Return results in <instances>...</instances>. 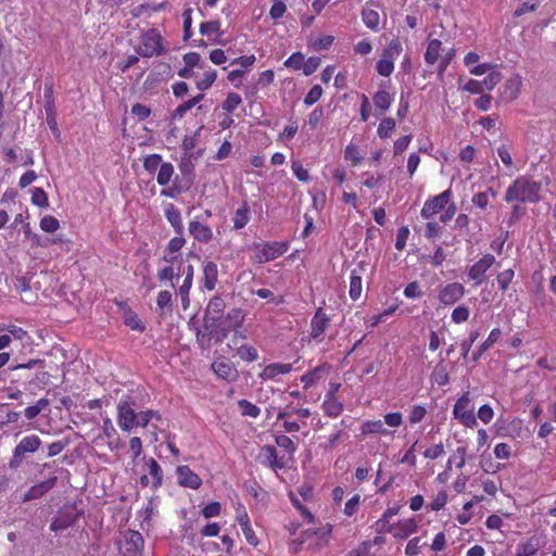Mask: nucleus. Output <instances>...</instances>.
Returning <instances> with one entry per match:
<instances>
[{"label": "nucleus", "instance_id": "1", "mask_svg": "<svg viewBox=\"0 0 556 556\" xmlns=\"http://www.w3.org/2000/svg\"><path fill=\"white\" fill-rule=\"evenodd\" d=\"M542 199V184L528 176L517 177L506 189V203H539Z\"/></svg>", "mask_w": 556, "mask_h": 556}, {"label": "nucleus", "instance_id": "2", "mask_svg": "<svg viewBox=\"0 0 556 556\" xmlns=\"http://www.w3.org/2000/svg\"><path fill=\"white\" fill-rule=\"evenodd\" d=\"M290 248L288 241H263L253 243L252 261L265 264L283 255Z\"/></svg>", "mask_w": 556, "mask_h": 556}, {"label": "nucleus", "instance_id": "3", "mask_svg": "<svg viewBox=\"0 0 556 556\" xmlns=\"http://www.w3.org/2000/svg\"><path fill=\"white\" fill-rule=\"evenodd\" d=\"M403 51V46L400 39H392L383 49L381 58L376 64V70L379 75L389 77L394 71V60L400 56Z\"/></svg>", "mask_w": 556, "mask_h": 556}, {"label": "nucleus", "instance_id": "4", "mask_svg": "<svg viewBox=\"0 0 556 556\" xmlns=\"http://www.w3.org/2000/svg\"><path fill=\"white\" fill-rule=\"evenodd\" d=\"M137 52L142 58L160 55L164 52L162 37L156 29H149L141 36V42Z\"/></svg>", "mask_w": 556, "mask_h": 556}, {"label": "nucleus", "instance_id": "5", "mask_svg": "<svg viewBox=\"0 0 556 556\" xmlns=\"http://www.w3.org/2000/svg\"><path fill=\"white\" fill-rule=\"evenodd\" d=\"M453 415L467 428H473L477 426V418L473 413L469 392L464 393L456 401L453 408Z\"/></svg>", "mask_w": 556, "mask_h": 556}, {"label": "nucleus", "instance_id": "6", "mask_svg": "<svg viewBox=\"0 0 556 556\" xmlns=\"http://www.w3.org/2000/svg\"><path fill=\"white\" fill-rule=\"evenodd\" d=\"M452 197V190L448 188L445 191L431 197L426 200L420 211V215L425 219H429L435 214L440 213L448 204Z\"/></svg>", "mask_w": 556, "mask_h": 556}, {"label": "nucleus", "instance_id": "7", "mask_svg": "<svg viewBox=\"0 0 556 556\" xmlns=\"http://www.w3.org/2000/svg\"><path fill=\"white\" fill-rule=\"evenodd\" d=\"M137 413L128 399H121L117 403V425L123 431H131L136 426Z\"/></svg>", "mask_w": 556, "mask_h": 556}, {"label": "nucleus", "instance_id": "8", "mask_svg": "<svg viewBox=\"0 0 556 556\" xmlns=\"http://www.w3.org/2000/svg\"><path fill=\"white\" fill-rule=\"evenodd\" d=\"M144 546V540L140 532L128 530L124 533V542L119 547L123 556H140Z\"/></svg>", "mask_w": 556, "mask_h": 556}, {"label": "nucleus", "instance_id": "9", "mask_svg": "<svg viewBox=\"0 0 556 556\" xmlns=\"http://www.w3.org/2000/svg\"><path fill=\"white\" fill-rule=\"evenodd\" d=\"M29 336L25 330H23L21 327H17L15 325H10L5 332L0 334V348H7L10 345L13 341L17 344H21L22 346H25L29 344Z\"/></svg>", "mask_w": 556, "mask_h": 556}, {"label": "nucleus", "instance_id": "10", "mask_svg": "<svg viewBox=\"0 0 556 556\" xmlns=\"http://www.w3.org/2000/svg\"><path fill=\"white\" fill-rule=\"evenodd\" d=\"M188 231L193 240L201 244H207L214 237L212 227L199 219H192L188 223Z\"/></svg>", "mask_w": 556, "mask_h": 556}, {"label": "nucleus", "instance_id": "11", "mask_svg": "<svg viewBox=\"0 0 556 556\" xmlns=\"http://www.w3.org/2000/svg\"><path fill=\"white\" fill-rule=\"evenodd\" d=\"M465 294V287L459 282H451L439 291V300L444 305H453Z\"/></svg>", "mask_w": 556, "mask_h": 556}, {"label": "nucleus", "instance_id": "12", "mask_svg": "<svg viewBox=\"0 0 556 556\" xmlns=\"http://www.w3.org/2000/svg\"><path fill=\"white\" fill-rule=\"evenodd\" d=\"M77 520V515L73 508L60 509L51 521L50 530L59 532L68 529Z\"/></svg>", "mask_w": 556, "mask_h": 556}, {"label": "nucleus", "instance_id": "13", "mask_svg": "<svg viewBox=\"0 0 556 556\" xmlns=\"http://www.w3.org/2000/svg\"><path fill=\"white\" fill-rule=\"evenodd\" d=\"M178 484L184 488L198 490L202 485V479L187 465L178 466L176 469Z\"/></svg>", "mask_w": 556, "mask_h": 556}, {"label": "nucleus", "instance_id": "14", "mask_svg": "<svg viewBox=\"0 0 556 556\" xmlns=\"http://www.w3.org/2000/svg\"><path fill=\"white\" fill-rule=\"evenodd\" d=\"M226 308L225 300L220 295L213 296L205 308L204 320L205 323L211 321L214 325L216 321L220 320L224 316V312Z\"/></svg>", "mask_w": 556, "mask_h": 556}, {"label": "nucleus", "instance_id": "15", "mask_svg": "<svg viewBox=\"0 0 556 556\" xmlns=\"http://www.w3.org/2000/svg\"><path fill=\"white\" fill-rule=\"evenodd\" d=\"M212 369L219 378L227 381H233L238 377V370L233 363L225 357L215 359Z\"/></svg>", "mask_w": 556, "mask_h": 556}, {"label": "nucleus", "instance_id": "16", "mask_svg": "<svg viewBox=\"0 0 556 556\" xmlns=\"http://www.w3.org/2000/svg\"><path fill=\"white\" fill-rule=\"evenodd\" d=\"M55 482L56 477L52 475L45 481L36 483L35 485L29 488V490L24 494L23 502H29L33 500L40 498L42 495H45L47 492L54 488Z\"/></svg>", "mask_w": 556, "mask_h": 556}, {"label": "nucleus", "instance_id": "17", "mask_svg": "<svg viewBox=\"0 0 556 556\" xmlns=\"http://www.w3.org/2000/svg\"><path fill=\"white\" fill-rule=\"evenodd\" d=\"M522 85V77L519 74L510 76L503 86V99L508 102L516 100L521 92Z\"/></svg>", "mask_w": 556, "mask_h": 556}, {"label": "nucleus", "instance_id": "18", "mask_svg": "<svg viewBox=\"0 0 556 556\" xmlns=\"http://www.w3.org/2000/svg\"><path fill=\"white\" fill-rule=\"evenodd\" d=\"M258 462L271 469H281L285 467L283 462L278 458L276 448L273 445H264L257 456Z\"/></svg>", "mask_w": 556, "mask_h": 556}, {"label": "nucleus", "instance_id": "19", "mask_svg": "<svg viewBox=\"0 0 556 556\" xmlns=\"http://www.w3.org/2000/svg\"><path fill=\"white\" fill-rule=\"evenodd\" d=\"M417 530L418 522L415 518L400 519L393 523L392 535L396 539H406Z\"/></svg>", "mask_w": 556, "mask_h": 556}, {"label": "nucleus", "instance_id": "20", "mask_svg": "<svg viewBox=\"0 0 556 556\" xmlns=\"http://www.w3.org/2000/svg\"><path fill=\"white\" fill-rule=\"evenodd\" d=\"M123 321L126 327L130 330L143 332L146 330V324L139 318L136 312H134L126 303H121Z\"/></svg>", "mask_w": 556, "mask_h": 556}, {"label": "nucleus", "instance_id": "21", "mask_svg": "<svg viewBox=\"0 0 556 556\" xmlns=\"http://www.w3.org/2000/svg\"><path fill=\"white\" fill-rule=\"evenodd\" d=\"M495 263V257L492 254H485L478 262H476L469 269V278L476 281H480L484 274Z\"/></svg>", "mask_w": 556, "mask_h": 556}, {"label": "nucleus", "instance_id": "22", "mask_svg": "<svg viewBox=\"0 0 556 556\" xmlns=\"http://www.w3.org/2000/svg\"><path fill=\"white\" fill-rule=\"evenodd\" d=\"M330 318L324 312L321 307L317 308L315 315L311 320V336L313 338H319L324 334L326 329L329 327Z\"/></svg>", "mask_w": 556, "mask_h": 556}, {"label": "nucleus", "instance_id": "23", "mask_svg": "<svg viewBox=\"0 0 556 556\" xmlns=\"http://www.w3.org/2000/svg\"><path fill=\"white\" fill-rule=\"evenodd\" d=\"M218 281V268L217 264L213 261H208L203 266L202 287L212 291L215 289Z\"/></svg>", "mask_w": 556, "mask_h": 556}, {"label": "nucleus", "instance_id": "24", "mask_svg": "<svg viewBox=\"0 0 556 556\" xmlns=\"http://www.w3.org/2000/svg\"><path fill=\"white\" fill-rule=\"evenodd\" d=\"M164 216L173 227L177 235H184V223L179 208L173 204L167 203L164 208Z\"/></svg>", "mask_w": 556, "mask_h": 556}, {"label": "nucleus", "instance_id": "25", "mask_svg": "<svg viewBox=\"0 0 556 556\" xmlns=\"http://www.w3.org/2000/svg\"><path fill=\"white\" fill-rule=\"evenodd\" d=\"M331 532L332 526L330 523H326L318 528L307 529L302 533V542L307 541L312 536H316L317 544L321 546L328 542Z\"/></svg>", "mask_w": 556, "mask_h": 556}, {"label": "nucleus", "instance_id": "26", "mask_svg": "<svg viewBox=\"0 0 556 556\" xmlns=\"http://www.w3.org/2000/svg\"><path fill=\"white\" fill-rule=\"evenodd\" d=\"M372 102L376 109V115L382 116L391 106L393 97L387 90H378L374 97Z\"/></svg>", "mask_w": 556, "mask_h": 556}, {"label": "nucleus", "instance_id": "27", "mask_svg": "<svg viewBox=\"0 0 556 556\" xmlns=\"http://www.w3.org/2000/svg\"><path fill=\"white\" fill-rule=\"evenodd\" d=\"M363 268H354L350 276L349 295L353 301L361 298L363 292Z\"/></svg>", "mask_w": 556, "mask_h": 556}, {"label": "nucleus", "instance_id": "28", "mask_svg": "<svg viewBox=\"0 0 556 556\" xmlns=\"http://www.w3.org/2000/svg\"><path fill=\"white\" fill-rule=\"evenodd\" d=\"M329 372V367L326 365L317 366L313 370L304 374L301 381L304 383V389L307 390L313 387L318 380L325 378Z\"/></svg>", "mask_w": 556, "mask_h": 556}, {"label": "nucleus", "instance_id": "29", "mask_svg": "<svg viewBox=\"0 0 556 556\" xmlns=\"http://www.w3.org/2000/svg\"><path fill=\"white\" fill-rule=\"evenodd\" d=\"M149 475L152 479V488L159 489L163 484V470L153 457L143 458Z\"/></svg>", "mask_w": 556, "mask_h": 556}, {"label": "nucleus", "instance_id": "30", "mask_svg": "<svg viewBox=\"0 0 556 556\" xmlns=\"http://www.w3.org/2000/svg\"><path fill=\"white\" fill-rule=\"evenodd\" d=\"M40 444V438L36 434H30L24 437L15 448L17 450V455L23 454L25 456L26 453H35L39 448Z\"/></svg>", "mask_w": 556, "mask_h": 556}, {"label": "nucleus", "instance_id": "31", "mask_svg": "<svg viewBox=\"0 0 556 556\" xmlns=\"http://www.w3.org/2000/svg\"><path fill=\"white\" fill-rule=\"evenodd\" d=\"M292 370L291 364H281V363H273L267 365L262 374L261 377L263 379H276L279 375H287Z\"/></svg>", "mask_w": 556, "mask_h": 556}, {"label": "nucleus", "instance_id": "32", "mask_svg": "<svg viewBox=\"0 0 556 556\" xmlns=\"http://www.w3.org/2000/svg\"><path fill=\"white\" fill-rule=\"evenodd\" d=\"M250 222V205L243 201L241 206L236 210L232 216L233 229L240 230L244 228Z\"/></svg>", "mask_w": 556, "mask_h": 556}, {"label": "nucleus", "instance_id": "33", "mask_svg": "<svg viewBox=\"0 0 556 556\" xmlns=\"http://www.w3.org/2000/svg\"><path fill=\"white\" fill-rule=\"evenodd\" d=\"M361 431L363 435L370 434H380V435H389L391 432L384 428L383 421L380 419L377 420H366L361 426Z\"/></svg>", "mask_w": 556, "mask_h": 556}, {"label": "nucleus", "instance_id": "34", "mask_svg": "<svg viewBox=\"0 0 556 556\" xmlns=\"http://www.w3.org/2000/svg\"><path fill=\"white\" fill-rule=\"evenodd\" d=\"M441 49H442L441 40L431 39L428 42V46H427V49H426V52L424 55L425 62L428 65H433L434 63H437V61L439 60V56H440Z\"/></svg>", "mask_w": 556, "mask_h": 556}, {"label": "nucleus", "instance_id": "35", "mask_svg": "<svg viewBox=\"0 0 556 556\" xmlns=\"http://www.w3.org/2000/svg\"><path fill=\"white\" fill-rule=\"evenodd\" d=\"M323 408L327 416L336 418L343 412V403L338 397H325Z\"/></svg>", "mask_w": 556, "mask_h": 556}, {"label": "nucleus", "instance_id": "36", "mask_svg": "<svg viewBox=\"0 0 556 556\" xmlns=\"http://www.w3.org/2000/svg\"><path fill=\"white\" fill-rule=\"evenodd\" d=\"M542 546L539 538H531L523 544H520L517 549V556H535Z\"/></svg>", "mask_w": 556, "mask_h": 556}, {"label": "nucleus", "instance_id": "37", "mask_svg": "<svg viewBox=\"0 0 556 556\" xmlns=\"http://www.w3.org/2000/svg\"><path fill=\"white\" fill-rule=\"evenodd\" d=\"M175 174L174 165L169 162H163L157 172L156 181L160 186L165 187L173 179Z\"/></svg>", "mask_w": 556, "mask_h": 556}, {"label": "nucleus", "instance_id": "38", "mask_svg": "<svg viewBox=\"0 0 556 556\" xmlns=\"http://www.w3.org/2000/svg\"><path fill=\"white\" fill-rule=\"evenodd\" d=\"M45 110L47 113V122L50 124V116L53 121V125L56 124L55 122V105H54V97H53V89L52 86H49L45 90Z\"/></svg>", "mask_w": 556, "mask_h": 556}, {"label": "nucleus", "instance_id": "39", "mask_svg": "<svg viewBox=\"0 0 556 556\" xmlns=\"http://www.w3.org/2000/svg\"><path fill=\"white\" fill-rule=\"evenodd\" d=\"M199 31L202 36L211 38L213 36L218 37L222 35L220 22L218 20L207 21L200 24Z\"/></svg>", "mask_w": 556, "mask_h": 556}, {"label": "nucleus", "instance_id": "40", "mask_svg": "<svg viewBox=\"0 0 556 556\" xmlns=\"http://www.w3.org/2000/svg\"><path fill=\"white\" fill-rule=\"evenodd\" d=\"M395 119L392 117H386L380 122L377 129V135L381 139H388L392 136L393 131L395 130Z\"/></svg>", "mask_w": 556, "mask_h": 556}, {"label": "nucleus", "instance_id": "41", "mask_svg": "<svg viewBox=\"0 0 556 556\" xmlns=\"http://www.w3.org/2000/svg\"><path fill=\"white\" fill-rule=\"evenodd\" d=\"M363 22L371 30H377L380 23V15L376 10L364 9L362 11Z\"/></svg>", "mask_w": 556, "mask_h": 556}, {"label": "nucleus", "instance_id": "42", "mask_svg": "<svg viewBox=\"0 0 556 556\" xmlns=\"http://www.w3.org/2000/svg\"><path fill=\"white\" fill-rule=\"evenodd\" d=\"M50 405V402L48 399L42 397L36 402L35 405L28 406L24 410V415L26 419L33 420L35 419L43 409H46Z\"/></svg>", "mask_w": 556, "mask_h": 556}, {"label": "nucleus", "instance_id": "43", "mask_svg": "<svg viewBox=\"0 0 556 556\" xmlns=\"http://www.w3.org/2000/svg\"><path fill=\"white\" fill-rule=\"evenodd\" d=\"M39 227L43 232L54 233L60 228V220L53 215H45L39 220Z\"/></svg>", "mask_w": 556, "mask_h": 556}, {"label": "nucleus", "instance_id": "44", "mask_svg": "<svg viewBox=\"0 0 556 556\" xmlns=\"http://www.w3.org/2000/svg\"><path fill=\"white\" fill-rule=\"evenodd\" d=\"M153 419L161 420V415L155 410H143L137 413L136 426L135 427H147Z\"/></svg>", "mask_w": 556, "mask_h": 556}, {"label": "nucleus", "instance_id": "45", "mask_svg": "<svg viewBox=\"0 0 556 556\" xmlns=\"http://www.w3.org/2000/svg\"><path fill=\"white\" fill-rule=\"evenodd\" d=\"M242 103V97L237 92H229L222 103V109L230 114Z\"/></svg>", "mask_w": 556, "mask_h": 556}, {"label": "nucleus", "instance_id": "46", "mask_svg": "<svg viewBox=\"0 0 556 556\" xmlns=\"http://www.w3.org/2000/svg\"><path fill=\"white\" fill-rule=\"evenodd\" d=\"M192 282L193 281L184 279L182 283L179 286V288L177 290V294L180 296L181 306L185 311L188 309L190 306L189 293H190V289L192 287Z\"/></svg>", "mask_w": 556, "mask_h": 556}, {"label": "nucleus", "instance_id": "47", "mask_svg": "<svg viewBox=\"0 0 556 556\" xmlns=\"http://www.w3.org/2000/svg\"><path fill=\"white\" fill-rule=\"evenodd\" d=\"M31 203L38 207L47 208L49 206V198L42 188H34L31 190Z\"/></svg>", "mask_w": 556, "mask_h": 556}, {"label": "nucleus", "instance_id": "48", "mask_svg": "<svg viewBox=\"0 0 556 556\" xmlns=\"http://www.w3.org/2000/svg\"><path fill=\"white\" fill-rule=\"evenodd\" d=\"M238 406L243 416H248L251 418H257L261 414V409L248 400H240L238 402Z\"/></svg>", "mask_w": 556, "mask_h": 556}, {"label": "nucleus", "instance_id": "49", "mask_svg": "<svg viewBox=\"0 0 556 556\" xmlns=\"http://www.w3.org/2000/svg\"><path fill=\"white\" fill-rule=\"evenodd\" d=\"M334 41L331 35H323L311 41V47L316 51L328 50Z\"/></svg>", "mask_w": 556, "mask_h": 556}, {"label": "nucleus", "instance_id": "50", "mask_svg": "<svg viewBox=\"0 0 556 556\" xmlns=\"http://www.w3.org/2000/svg\"><path fill=\"white\" fill-rule=\"evenodd\" d=\"M217 73L215 70L206 71L202 78L197 81V88L201 91L207 90L216 80Z\"/></svg>", "mask_w": 556, "mask_h": 556}, {"label": "nucleus", "instance_id": "51", "mask_svg": "<svg viewBox=\"0 0 556 556\" xmlns=\"http://www.w3.org/2000/svg\"><path fill=\"white\" fill-rule=\"evenodd\" d=\"M466 452L467 448L465 446H458L453 456H451L447 460L446 467L451 468V465L456 462L457 468H463L466 464Z\"/></svg>", "mask_w": 556, "mask_h": 556}, {"label": "nucleus", "instance_id": "52", "mask_svg": "<svg viewBox=\"0 0 556 556\" xmlns=\"http://www.w3.org/2000/svg\"><path fill=\"white\" fill-rule=\"evenodd\" d=\"M162 164V156L156 153L149 154L143 159V167L146 170L150 173H153L156 169H159Z\"/></svg>", "mask_w": 556, "mask_h": 556}, {"label": "nucleus", "instance_id": "53", "mask_svg": "<svg viewBox=\"0 0 556 556\" xmlns=\"http://www.w3.org/2000/svg\"><path fill=\"white\" fill-rule=\"evenodd\" d=\"M304 54L302 52H293L283 63V65L288 68H292L294 71L302 70L304 66Z\"/></svg>", "mask_w": 556, "mask_h": 556}, {"label": "nucleus", "instance_id": "54", "mask_svg": "<svg viewBox=\"0 0 556 556\" xmlns=\"http://www.w3.org/2000/svg\"><path fill=\"white\" fill-rule=\"evenodd\" d=\"M427 415V408L424 405H413L409 408L408 420L412 425L420 422Z\"/></svg>", "mask_w": 556, "mask_h": 556}, {"label": "nucleus", "instance_id": "55", "mask_svg": "<svg viewBox=\"0 0 556 556\" xmlns=\"http://www.w3.org/2000/svg\"><path fill=\"white\" fill-rule=\"evenodd\" d=\"M514 276L515 271L513 268L501 271L496 278L500 290L506 291L511 283Z\"/></svg>", "mask_w": 556, "mask_h": 556}, {"label": "nucleus", "instance_id": "56", "mask_svg": "<svg viewBox=\"0 0 556 556\" xmlns=\"http://www.w3.org/2000/svg\"><path fill=\"white\" fill-rule=\"evenodd\" d=\"M287 12V5L282 0H273L269 9V16L274 21L280 20Z\"/></svg>", "mask_w": 556, "mask_h": 556}, {"label": "nucleus", "instance_id": "57", "mask_svg": "<svg viewBox=\"0 0 556 556\" xmlns=\"http://www.w3.org/2000/svg\"><path fill=\"white\" fill-rule=\"evenodd\" d=\"M291 169L298 180L306 182L311 179L307 169L304 168L303 164L299 160H293L291 163Z\"/></svg>", "mask_w": 556, "mask_h": 556}, {"label": "nucleus", "instance_id": "58", "mask_svg": "<svg viewBox=\"0 0 556 556\" xmlns=\"http://www.w3.org/2000/svg\"><path fill=\"white\" fill-rule=\"evenodd\" d=\"M156 305L161 311H172V292L168 290L160 291L156 296Z\"/></svg>", "mask_w": 556, "mask_h": 556}, {"label": "nucleus", "instance_id": "59", "mask_svg": "<svg viewBox=\"0 0 556 556\" xmlns=\"http://www.w3.org/2000/svg\"><path fill=\"white\" fill-rule=\"evenodd\" d=\"M432 378L433 381L439 386H446L450 381L447 370L442 364L435 366Z\"/></svg>", "mask_w": 556, "mask_h": 556}, {"label": "nucleus", "instance_id": "60", "mask_svg": "<svg viewBox=\"0 0 556 556\" xmlns=\"http://www.w3.org/2000/svg\"><path fill=\"white\" fill-rule=\"evenodd\" d=\"M469 315V308L467 306L460 305L453 309L451 318L455 324H462L468 320Z\"/></svg>", "mask_w": 556, "mask_h": 556}, {"label": "nucleus", "instance_id": "61", "mask_svg": "<svg viewBox=\"0 0 556 556\" xmlns=\"http://www.w3.org/2000/svg\"><path fill=\"white\" fill-rule=\"evenodd\" d=\"M186 244V239L184 238L182 235H177L175 237H173L166 248H165V252L167 253H177L179 252L182 247Z\"/></svg>", "mask_w": 556, "mask_h": 556}, {"label": "nucleus", "instance_id": "62", "mask_svg": "<svg viewBox=\"0 0 556 556\" xmlns=\"http://www.w3.org/2000/svg\"><path fill=\"white\" fill-rule=\"evenodd\" d=\"M344 160L352 163V165H357L361 163V155L358 149L354 144H348L344 149Z\"/></svg>", "mask_w": 556, "mask_h": 556}, {"label": "nucleus", "instance_id": "63", "mask_svg": "<svg viewBox=\"0 0 556 556\" xmlns=\"http://www.w3.org/2000/svg\"><path fill=\"white\" fill-rule=\"evenodd\" d=\"M323 96V88L319 85H315L311 88V90L307 92V94L304 98V103L307 106H311L319 101V99Z\"/></svg>", "mask_w": 556, "mask_h": 556}, {"label": "nucleus", "instance_id": "64", "mask_svg": "<svg viewBox=\"0 0 556 556\" xmlns=\"http://www.w3.org/2000/svg\"><path fill=\"white\" fill-rule=\"evenodd\" d=\"M445 450L442 442L431 445L424 451V457L428 459H437L444 455Z\"/></svg>", "mask_w": 556, "mask_h": 556}]
</instances>
